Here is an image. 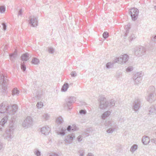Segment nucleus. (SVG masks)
Here are the masks:
<instances>
[{"mask_svg":"<svg viewBox=\"0 0 156 156\" xmlns=\"http://www.w3.org/2000/svg\"><path fill=\"white\" fill-rule=\"evenodd\" d=\"M76 100V98L70 96L65 99V102L63 104L64 107H67L69 109H71L72 104L74 103Z\"/></svg>","mask_w":156,"mask_h":156,"instance_id":"f257e3e1","label":"nucleus"},{"mask_svg":"<svg viewBox=\"0 0 156 156\" xmlns=\"http://www.w3.org/2000/svg\"><path fill=\"white\" fill-rule=\"evenodd\" d=\"M129 56L126 54H125L121 55L119 57L116 58L114 60V63H118L121 64H123L126 63L128 60Z\"/></svg>","mask_w":156,"mask_h":156,"instance_id":"f03ea898","label":"nucleus"},{"mask_svg":"<svg viewBox=\"0 0 156 156\" xmlns=\"http://www.w3.org/2000/svg\"><path fill=\"white\" fill-rule=\"evenodd\" d=\"M146 49L143 46H139L137 48L135 51L136 55L138 56H142L146 54Z\"/></svg>","mask_w":156,"mask_h":156,"instance_id":"7ed1b4c3","label":"nucleus"},{"mask_svg":"<svg viewBox=\"0 0 156 156\" xmlns=\"http://www.w3.org/2000/svg\"><path fill=\"white\" fill-rule=\"evenodd\" d=\"M143 75L141 72H138L133 74L132 78L134 81L135 84H137L140 83Z\"/></svg>","mask_w":156,"mask_h":156,"instance_id":"20e7f679","label":"nucleus"},{"mask_svg":"<svg viewBox=\"0 0 156 156\" xmlns=\"http://www.w3.org/2000/svg\"><path fill=\"white\" fill-rule=\"evenodd\" d=\"M139 12L138 10L136 8H133L130 9L129 11V14L133 20L135 21L137 20Z\"/></svg>","mask_w":156,"mask_h":156,"instance_id":"39448f33","label":"nucleus"},{"mask_svg":"<svg viewBox=\"0 0 156 156\" xmlns=\"http://www.w3.org/2000/svg\"><path fill=\"white\" fill-rule=\"evenodd\" d=\"M0 80H1L0 83L2 86V89L3 90L6 91L7 89L8 80L6 79L4 76L2 74L0 75Z\"/></svg>","mask_w":156,"mask_h":156,"instance_id":"423d86ee","label":"nucleus"},{"mask_svg":"<svg viewBox=\"0 0 156 156\" xmlns=\"http://www.w3.org/2000/svg\"><path fill=\"white\" fill-rule=\"evenodd\" d=\"M141 100L139 98L135 100L133 103V109L135 111L137 112L139 109L141 105Z\"/></svg>","mask_w":156,"mask_h":156,"instance_id":"0eeeda50","label":"nucleus"},{"mask_svg":"<svg viewBox=\"0 0 156 156\" xmlns=\"http://www.w3.org/2000/svg\"><path fill=\"white\" fill-rule=\"evenodd\" d=\"M32 124V119L30 116H28L23 122L22 126L24 127L27 128L31 126Z\"/></svg>","mask_w":156,"mask_h":156,"instance_id":"6e6552de","label":"nucleus"},{"mask_svg":"<svg viewBox=\"0 0 156 156\" xmlns=\"http://www.w3.org/2000/svg\"><path fill=\"white\" fill-rule=\"evenodd\" d=\"M108 101H107L106 99L104 98H101L99 105L100 108L102 109H104L108 107Z\"/></svg>","mask_w":156,"mask_h":156,"instance_id":"1a4fd4ad","label":"nucleus"},{"mask_svg":"<svg viewBox=\"0 0 156 156\" xmlns=\"http://www.w3.org/2000/svg\"><path fill=\"white\" fill-rule=\"evenodd\" d=\"M29 20V23L32 27H35L37 26L38 23L37 18L34 16H31Z\"/></svg>","mask_w":156,"mask_h":156,"instance_id":"9d476101","label":"nucleus"},{"mask_svg":"<svg viewBox=\"0 0 156 156\" xmlns=\"http://www.w3.org/2000/svg\"><path fill=\"white\" fill-rule=\"evenodd\" d=\"M146 99L147 101L150 103H152L154 102L156 99V94L155 93H148Z\"/></svg>","mask_w":156,"mask_h":156,"instance_id":"9b49d317","label":"nucleus"},{"mask_svg":"<svg viewBox=\"0 0 156 156\" xmlns=\"http://www.w3.org/2000/svg\"><path fill=\"white\" fill-rule=\"evenodd\" d=\"M74 138L75 137L74 135H69L65 137V141L67 144H71Z\"/></svg>","mask_w":156,"mask_h":156,"instance_id":"f8f14e48","label":"nucleus"},{"mask_svg":"<svg viewBox=\"0 0 156 156\" xmlns=\"http://www.w3.org/2000/svg\"><path fill=\"white\" fill-rule=\"evenodd\" d=\"M17 109V106L16 105H14L11 106H9V111L7 112L9 114H14L16 112Z\"/></svg>","mask_w":156,"mask_h":156,"instance_id":"ddd939ff","label":"nucleus"},{"mask_svg":"<svg viewBox=\"0 0 156 156\" xmlns=\"http://www.w3.org/2000/svg\"><path fill=\"white\" fill-rule=\"evenodd\" d=\"M105 125V126H108L109 127L112 128H115L116 124L112 120L106 121Z\"/></svg>","mask_w":156,"mask_h":156,"instance_id":"4468645a","label":"nucleus"},{"mask_svg":"<svg viewBox=\"0 0 156 156\" xmlns=\"http://www.w3.org/2000/svg\"><path fill=\"white\" fill-rule=\"evenodd\" d=\"M3 103H2L0 105V113H4L6 112V113H8V111L9 109V106H5V105H3Z\"/></svg>","mask_w":156,"mask_h":156,"instance_id":"2eb2a0df","label":"nucleus"},{"mask_svg":"<svg viewBox=\"0 0 156 156\" xmlns=\"http://www.w3.org/2000/svg\"><path fill=\"white\" fill-rule=\"evenodd\" d=\"M50 131V128L48 126H44L41 129V133L45 135H48Z\"/></svg>","mask_w":156,"mask_h":156,"instance_id":"dca6fc26","label":"nucleus"},{"mask_svg":"<svg viewBox=\"0 0 156 156\" xmlns=\"http://www.w3.org/2000/svg\"><path fill=\"white\" fill-rule=\"evenodd\" d=\"M149 114L153 115L156 114V105L151 106L149 109Z\"/></svg>","mask_w":156,"mask_h":156,"instance_id":"f3484780","label":"nucleus"},{"mask_svg":"<svg viewBox=\"0 0 156 156\" xmlns=\"http://www.w3.org/2000/svg\"><path fill=\"white\" fill-rule=\"evenodd\" d=\"M10 60L12 61H14L17 56V52L15 51L13 53H11L9 55Z\"/></svg>","mask_w":156,"mask_h":156,"instance_id":"a211bd4d","label":"nucleus"},{"mask_svg":"<svg viewBox=\"0 0 156 156\" xmlns=\"http://www.w3.org/2000/svg\"><path fill=\"white\" fill-rule=\"evenodd\" d=\"M5 132L6 135L5 136V138L6 139L8 138L11 139L12 138L13 133L12 132L10 131L7 129Z\"/></svg>","mask_w":156,"mask_h":156,"instance_id":"6ab92c4d","label":"nucleus"},{"mask_svg":"<svg viewBox=\"0 0 156 156\" xmlns=\"http://www.w3.org/2000/svg\"><path fill=\"white\" fill-rule=\"evenodd\" d=\"M150 141V139L148 136H143L142 138V142L144 145L148 144Z\"/></svg>","mask_w":156,"mask_h":156,"instance_id":"aec40b11","label":"nucleus"},{"mask_svg":"<svg viewBox=\"0 0 156 156\" xmlns=\"http://www.w3.org/2000/svg\"><path fill=\"white\" fill-rule=\"evenodd\" d=\"M111 112L110 111H108L105 112L101 115V118L103 119H105L108 117L110 115Z\"/></svg>","mask_w":156,"mask_h":156,"instance_id":"412c9836","label":"nucleus"},{"mask_svg":"<svg viewBox=\"0 0 156 156\" xmlns=\"http://www.w3.org/2000/svg\"><path fill=\"white\" fill-rule=\"evenodd\" d=\"M29 58V54L27 53H25L21 56V60L23 61H26Z\"/></svg>","mask_w":156,"mask_h":156,"instance_id":"4be33fe9","label":"nucleus"},{"mask_svg":"<svg viewBox=\"0 0 156 156\" xmlns=\"http://www.w3.org/2000/svg\"><path fill=\"white\" fill-rule=\"evenodd\" d=\"M129 29L130 27L129 25H127L125 26L124 28V30H123L124 32L125 33V36L126 37L127 36V34L129 32Z\"/></svg>","mask_w":156,"mask_h":156,"instance_id":"5701e85b","label":"nucleus"},{"mask_svg":"<svg viewBox=\"0 0 156 156\" xmlns=\"http://www.w3.org/2000/svg\"><path fill=\"white\" fill-rule=\"evenodd\" d=\"M16 128L15 124L13 123L12 121L9 125V129L8 130L9 131L12 132L13 133V131Z\"/></svg>","mask_w":156,"mask_h":156,"instance_id":"b1692460","label":"nucleus"},{"mask_svg":"<svg viewBox=\"0 0 156 156\" xmlns=\"http://www.w3.org/2000/svg\"><path fill=\"white\" fill-rule=\"evenodd\" d=\"M69 87V85L67 83H65L62 86L61 91L62 92L66 91Z\"/></svg>","mask_w":156,"mask_h":156,"instance_id":"393cba45","label":"nucleus"},{"mask_svg":"<svg viewBox=\"0 0 156 156\" xmlns=\"http://www.w3.org/2000/svg\"><path fill=\"white\" fill-rule=\"evenodd\" d=\"M8 117L7 115L5 116L1 121L0 124L3 126L7 121Z\"/></svg>","mask_w":156,"mask_h":156,"instance_id":"a878e982","label":"nucleus"},{"mask_svg":"<svg viewBox=\"0 0 156 156\" xmlns=\"http://www.w3.org/2000/svg\"><path fill=\"white\" fill-rule=\"evenodd\" d=\"M66 128H62L61 129L60 131L58 132L57 133L58 134L63 136L65 135L66 133Z\"/></svg>","mask_w":156,"mask_h":156,"instance_id":"bb28decb","label":"nucleus"},{"mask_svg":"<svg viewBox=\"0 0 156 156\" xmlns=\"http://www.w3.org/2000/svg\"><path fill=\"white\" fill-rule=\"evenodd\" d=\"M31 62L34 64L37 65L39 63L40 61L39 59L36 58L34 57L33 58L32 60L31 61Z\"/></svg>","mask_w":156,"mask_h":156,"instance_id":"cd10ccee","label":"nucleus"},{"mask_svg":"<svg viewBox=\"0 0 156 156\" xmlns=\"http://www.w3.org/2000/svg\"><path fill=\"white\" fill-rule=\"evenodd\" d=\"M50 118V116L47 113H44L42 116V119L45 120H48Z\"/></svg>","mask_w":156,"mask_h":156,"instance_id":"c85d7f7f","label":"nucleus"},{"mask_svg":"<svg viewBox=\"0 0 156 156\" xmlns=\"http://www.w3.org/2000/svg\"><path fill=\"white\" fill-rule=\"evenodd\" d=\"M19 92V91L17 90V88H14L12 90V95H18Z\"/></svg>","mask_w":156,"mask_h":156,"instance_id":"c756f323","label":"nucleus"},{"mask_svg":"<svg viewBox=\"0 0 156 156\" xmlns=\"http://www.w3.org/2000/svg\"><path fill=\"white\" fill-rule=\"evenodd\" d=\"M56 122L58 124H61L63 122V119L61 116H59L57 118Z\"/></svg>","mask_w":156,"mask_h":156,"instance_id":"7c9ffc66","label":"nucleus"},{"mask_svg":"<svg viewBox=\"0 0 156 156\" xmlns=\"http://www.w3.org/2000/svg\"><path fill=\"white\" fill-rule=\"evenodd\" d=\"M115 100H112L108 101V107H111L115 106Z\"/></svg>","mask_w":156,"mask_h":156,"instance_id":"2f4dec72","label":"nucleus"},{"mask_svg":"<svg viewBox=\"0 0 156 156\" xmlns=\"http://www.w3.org/2000/svg\"><path fill=\"white\" fill-rule=\"evenodd\" d=\"M138 146L136 144H133L131 147L130 151L134 152L137 148Z\"/></svg>","mask_w":156,"mask_h":156,"instance_id":"473e14b6","label":"nucleus"},{"mask_svg":"<svg viewBox=\"0 0 156 156\" xmlns=\"http://www.w3.org/2000/svg\"><path fill=\"white\" fill-rule=\"evenodd\" d=\"M34 152L35 155L37 156H40L41 155V152L37 149H35L34 150Z\"/></svg>","mask_w":156,"mask_h":156,"instance_id":"72a5a7b5","label":"nucleus"},{"mask_svg":"<svg viewBox=\"0 0 156 156\" xmlns=\"http://www.w3.org/2000/svg\"><path fill=\"white\" fill-rule=\"evenodd\" d=\"M155 88L154 86H151L148 89V93L155 92Z\"/></svg>","mask_w":156,"mask_h":156,"instance_id":"f704fd0d","label":"nucleus"},{"mask_svg":"<svg viewBox=\"0 0 156 156\" xmlns=\"http://www.w3.org/2000/svg\"><path fill=\"white\" fill-rule=\"evenodd\" d=\"M113 65V63L109 62L106 64V66L107 68L109 69L112 68Z\"/></svg>","mask_w":156,"mask_h":156,"instance_id":"c9c22d12","label":"nucleus"},{"mask_svg":"<svg viewBox=\"0 0 156 156\" xmlns=\"http://www.w3.org/2000/svg\"><path fill=\"white\" fill-rule=\"evenodd\" d=\"M43 106V103L41 102H39L37 103L36 105V106L38 108H41Z\"/></svg>","mask_w":156,"mask_h":156,"instance_id":"e433bc0d","label":"nucleus"},{"mask_svg":"<svg viewBox=\"0 0 156 156\" xmlns=\"http://www.w3.org/2000/svg\"><path fill=\"white\" fill-rule=\"evenodd\" d=\"M21 69L23 71H24L26 69V67L25 65L24 62H23L21 64Z\"/></svg>","mask_w":156,"mask_h":156,"instance_id":"4c0bfd02","label":"nucleus"},{"mask_svg":"<svg viewBox=\"0 0 156 156\" xmlns=\"http://www.w3.org/2000/svg\"><path fill=\"white\" fill-rule=\"evenodd\" d=\"M5 11V7L3 6H2L0 7V12L2 13H4Z\"/></svg>","mask_w":156,"mask_h":156,"instance_id":"58836bf2","label":"nucleus"},{"mask_svg":"<svg viewBox=\"0 0 156 156\" xmlns=\"http://www.w3.org/2000/svg\"><path fill=\"white\" fill-rule=\"evenodd\" d=\"M115 129V128H110L107 130L106 132L108 133H112Z\"/></svg>","mask_w":156,"mask_h":156,"instance_id":"ea45409f","label":"nucleus"},{"mask_svg":"<svg viewBox=\"0 0 156 156\" xmlns=\"http://www.w3.org/2000/svg\"><path fill=\"white\" fill-rule=\"evenodd\" d=\"M109 34L106 32H104L103 34V37L105 39H106L108 37Z\"/></svg>","mask_w":156,"mask_h":156,"instance_id":"a19ab883","label":"nucleus"},{"mask_svg":"<svg viewBox=\"0 0 156 156\" xmlns=\"http://www.w3.org/2000/svg\"><path fill=\"white\" fill-rule=\"evenodd\" d=\"M48 52L51 54H53L55 51L54 49L52 47H49L48 48Z\"/></svg>","mask_w":156,"mask_h":156,"instance_id":"79ce46f5","label":"nucleus"},{"mask_svg":"<svg viewBox=\"0 0 156 156\" xmlns=\"http://www.w3.org/2000/svg\"><path fill=\"white\" fill-rule=\"evenodd\" d=\"M122 73L121 72H118L115 75V77L117 78H119L121 77Z\"/></svg>","mask_w":156,"mask_h":156,"instance_id":"37998d69","label":"nucleus"},{"mask_svg":"<svg viewBox=\"0 0 156 156\" xmlns=\"http://www.w3.org/2000/svg\"><path fill=\"white\" fill-rule=\"evenodd\" d=\"M70 75L72 77H75L77 76V73L75 71H73L71 73Z\"/></svg>","mask_w":156,"mask_h":156,"instance_id":"c03bdc74","label":"nucleus"},{"mask_svg":"<svg viewBox=\"0 0 156 156\" xmlns=\"http://www.w3.org/2000/svg\"><path fill=\"white\" fill-rule=\"evenodd\" d=\"M2 26H3V30L4 31L6 29V27H7V26H6V23H2Z\"/></svg>","mask_w":156,"mask_h":156,"instance_id":"a18cd8bd","label":"nucleus"},{"mask_svg":"<svg viewBox=\"0 0 156 156\" xmlns=\"http://www.w3.org/2000/svg\"><path fill=\"white\" fill-rule=\"evenodd\" d=\"M133 69V68L132 66H130L128 67L126 70V71L127 72H130L132 71Z\"/></svg>","mask_w":156,"mask_h":156,"instance_id":"49530a36","label":"nucleus"},{"mask_svg":"<svg viewBox=\"0 0 156 156\" xmlns=\"http://www.w3.org/2000/svg\"><path fill=\"white\" fill-rule=\"evenodd\" d=\"M86 111L84 110H81L80 111V114H85L86 113Z\"/></svg>","mask_w":156,"mask_h":156,"instance_id":"de8ad7c7","label":"nucleus"},{"mask_svg":"<svg viewBox=\"0 0 156 156\" xmlns=\"http://www.w3.org/2000/svg\"><path fill=\"white\" fill-rule=\"evenodd\" d=\"M72 128H73L72 129V130H78V128L76 126L75 124L73 125Z\"/></svg>","mask_w":156,"mask_h":156,"instance_id":"09e8293b","label":"nucleus"},{"mask_svg":"<svg viewBox=\"0 0 156 156\" xmlns=\"http://www.w3.org/2000/svg\"><path fill=\"white\" fill-rule=\"evenodd\" d=\"M135 37L134 34H132L131 35V36L129 37V40H130L132 41L133 39H135Z\"/></svg>","mask_w":156,"mask_h":156,"instance_id":"8fccbe9b","label":"nucleus"},{"mask_svg":"<svg viewBox=\"0 0 156 156\" xmlns=\"http://www.w3.org/2000/svg\"><path fill=\"white\" fill-rule=\"evenodd\" d=\"M22 15V9H20V10L18 12V16H21Z\"/></svg>","mask_w":156,"mask_h":156,"instance_id":"3c124183","label":"nucleus"},{"mask_svg":"<svg viewBox=\"0 0 156 156\" xmlns=\"http://www.w3.org/2000/svg\"><path fill=\"white\" fill-rule=\"evenodd\" d=\"M79 152L80 153V156H84V151L83 150H80L79 151Z\"/></svg>","mask_w":156,"mask_h":156,"instance_id":"603ef678","label":"nucleus"},{"mask_svg":"<svg viewBox=\"0 0 156 156\" xmlns=\"http://www.w3.org/2000/svg\"><path fill=\"white\" fill-rule=\"evenodd\" d=\"M3 147V143L0 141V151L1 150Z\"/></svg>","mask_w":156,"mask_h":156,"instance_id":"864d4df0","label":"nucleus"},{"mask_svg":"<svg viewBox=\"0 0 156 156\" xmlns=\"http://www.w3.org/2000/svg\"><path fill=\"white\" fill-rule=\"evenodd\" d=\"M151 40L153 41L156 43V35L154 36L153 37H152Z\"/></svg>","mask_w":156,"mask_h":156,"instance_id":"5fc2aeb1","label":"nucleus"},{"mask_svg":"<svg viewBox=\"0 0 156 156\" xmlns=\"http://www.w3.org/2000/svg\"><path fill=\"white\" fill-rule=\"evenodd\" d=\"M82 138L81 136H79L77 137V140L79 141L80 142L81 141H82Z\"/></svg>","mask_w":156,"mask_h":156,"instance_id":"6e6d98bb","label":"nucleus"},{"mask_svg":"<svg viewBox=\"0 0 156 156\" xmlns=\"http://www.w3.org/2000/svg\"><path fill=\"white\" fill-rule=\"evenodd\" d=\"M151 142L154 143L156 145V138L151 139Z\"/></svg>","mask_w":156,"mask_h":156,"instance_id":"4d7b16f0","label":"nucleus"},{"mask_svg":"<svg viewBox=\"0 0 156 156\" xmlns=\"http://www.w3.org/2000/svg\"><path fill=\"white\" fill-rule=\"evenodd\" d=\"M72 127L71 126H69L67 128L66 130H67L68 131H70Z\"/></svg>","mask_w":156,"mask_h":156,"instance_id":"13d9d810","label":"nucleus"},{"mask_svg":"<svg viewBox=\"0 0 156 156\" xmlns=\"http://www.w3.org/2000/svg\"><path fill=\"white\" fill-rule=\"evenodd\" d=\"M54 156H61L60 154H57L56 153H53Z\"/></svg>","mask_w":156,"mask_h":156,"instance_id":"bf43d9fd","label":"nucleus"},{"mask_svg":"<svg viewBox=\"0 0 156 156\" xmlns=\"http://www.w3.org/2000/svg\"><path fill=\"white\" fill-rule=\"evenodd\" d=\"M87 156H94V155L92 153H89L87 155Z\"/></svg>","mask_w":156,"mask_h":156,"instance_id":"052dcab7","label":"nucleus"},{"mask_svg":"<svg viewBox=\"0 0 156 156\" xmlns=\"http://www.w3.org/2000/svg\"><path fill=\"white\" fill-rule=\"evenodd\" d=\"M49 156H54L53 153H52Z\"/></svg>","mask_w":156,"mask_h":156,"instance_id":"680f3d73","label":"nucleus"},{"mask_svg":"<svg viewBox=\"0 0 156 156\" xmlns=\"http://www.w3.org/2000/svg\"><path fill=\"white\" fill-rule=\"evenodd\" d=\"M0 131H2V128H1L0 127Z\"/></svg>","mask_w":156,"mask_h":156,"instance_id":"e2e57ef3","label":"nucleus"},{"mask_svg":"<svg viewBox=\"0 0 156 156\" xmlns=\"http://www.w3.org/2000/svg\"><path fill=\"white\" fill-rule=\"evenodd\" d=\"M154 9H156V6H155L154 7Z\"/></svg>","mask_w":156,"mask_h":156,"instance_id":"0e129e2a","label":"nucleus"},{"mask_svg":"<svg viewBox=\"0 0 156 156\" xmlns=\"http://www.w3.org/2000/svg\"><path fill=\"white\" fill-rule=\"evenodd\" d=\"M13 156H19L17 155H13Z\"/></svg>","mask_w":156,"mask_h":156,"instance_id":"69168bd1","label":"nucleus"},{"mask_svg":"<svg viewBox=\"0 0 156 156\" xmlns=\"http://www.w3.org/2000/svg\"><path fill=\"white\" fill-rule=\"evenodd\" d=\"M155 134H156V132L155 133Z\"/></svg>","mask_w":156,"mask_h":156,"instance_id":"338daca9","label":"nucleus"}]
</instances>
